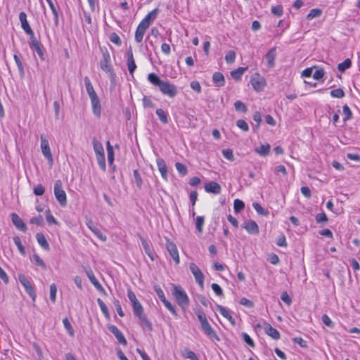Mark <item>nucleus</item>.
<instances>
[{"label": "nucleus", "instance_id": "obj_41", "mask_svg": "<svg viewBox=\"0 0 360 360\" xmlns=\"http://www.w3.org/2000/svg\"><path fill=\"white\" fill-rule=\"evenodd\" d=\"M27 35L30 37L29 44L31 49L34 48L35 46L41 44L35 37L34 32H31L30 34H28Z\"/></svg>", "mask_w": 360, "mask_h": 360}, {"label": "nucleus", "instance_id": "obj_40", "mask_svg": "<svg viewBox=\"0 0 360 360\" xmlns=\"http://www.w3.org/2000/svg\"><path fill=\"white\" fill-rule=\"evenodd\" d=\"M236 59V53L235 51L230 50L229 51L225 56V60L228 64H232Z\"/></svg>", "mask_w": 360, "mask_h": 360}, {"label": "nucleus", "instance_id": "obj_32", "mask_svg": "<svg viewBox=\"0 0 360 360\" xmlns=\"http://www.w3.org/2000/svg\"><path fill=\"white\" fill-rule=\"evenodd\" d=\"M181 355L182 356H184V358L186 359H189L191 360H199V358L198 357V356L195 354V352H193V351L190 350L188 348H184L182 351H181Z\"/></svg>", "mask_w": 360, "mask_h": 360}, {"label": "nucleus", "instance_id": "obj_13", "mask_svg": "<svg viewBox=\"0 0 360 360\" xmlns=\"http://www.w3.org/2000/svg\"><path fill=\"white\" fill-rule=\"evenodd\" d=\"M166 248L175 263L178 264L179 263V256L176 245L174 243L167 240Z\"/></svg>", "mask_w": 360, "mask_h": 360}, {"label": "nucleus", "instance_id": "obj_22", "mask_svg": "<svg viewBox=\"0 0 360 360\" xmlns=\"http://www.w3.org/2000/svg\"><path fill=\"white\" fill-rule=\"evenodd\" d=\"M212 81L217 87L224 86L225 84V78L222 73L215 72L212 75Z\"/></svg>", "mask_w": 360, "mask_h": 360}, {"label": "nucleus", "instance_id": "obj_55", "mask_svg": "<svg viewBox=\"0 0 360 360\" xmlns=\"http://www.w3.org/2000/svg\"><path fill=\"white\" fill-rule=\"evenodd\" d=\"M110 40L111 42H112L113 44L117 45V46H120L121 44H122V41H121V39L120 37L118 36L117 34L115 33V32H112L110 34Z\"/></svg>", "mask_w": 360, "mask_h": 360}, {"label": "nucleus", "instance_id": "obj_24", "mask_svg": "<svg viewBox=\"0 0 360 360\" xmlns=\"http://www.w3.org/2000/svg\"><path fill=\"white\" fill-rule=\"evenodd\" d=\"M271 146L269 143L261 144L259 147L255 148V151L262 157L267 156L270 153Z\"/></svg>", "mask_w": 360, "mask_h": 360}, {"label": "nucleus", "instance_id": "obj_45", "mask_svg": "<svg viewBox=\"0 0 360 360\" xmlns=\"http://www.w3.org/2000/svg\"><path fill=\"white\" fill-rule=\"evenodd\" d=\"M63 323L65 328L68 332L69 335L70 336H73L74 335V330H73V328L72 327V325H71L70 322L69 321V320L67 318L64 319L63 320Z\"/></svg>", "mask_w": 360, "mask_h": 360}, {"label": "nucleus", "instance_id": "obj_38", "mask_svg": "<svg viewBox=\"0 0 360 360\" xmlns=\"http://www.w3.org/2000/svg\"><path fill=\"white\" fill-rule=\"evenodd\" d=\"M245 207V204L244 202L239 200V199H236L234 200V202H233V209H234V211L235 212H240L241 210H243Z\"/></svg>", "mask_w": 360, "mask_h": 360}, {"label": "nucleus", "instance_id": "obj_44", "mask_svg": "<svg viewBox=\"0 0 360 360\" xmlns=\"http://www.w3.org/2000/svg\"><path fill=\"white\" fill-rule=\"evenodd\" d=\"M321 11L318 8L311 9L307 15V20H311L314 18H318L321 15Z\"/></svg>", "mask_w": 360, "mask_h": 360}, {"label": "nucleus", "instance_id": "obj_10", "mask_svg": "<svg viewBox=\"0 0 360 360\" xmlns=\"http://www.w3.org/2000/svg\"><path fill=\"white\" fill-rule=\"evenodd\" d=\"M250 83L256 91H261L266 86V80L259 74L255 73L251 76Z\"/></svg>", "mask_w": 360, "mask_h": 360}, {"label": "nucleus", "instance_id": "obj_64", "mask_svg": "<svg viewBox=\"0 0 360 360\" xmlns=\"http://www.w3.org/2000/svg\"><path fill=\"white\" fill-rule=\"evenodd\" d=\"M324 74H325V72H324L323 69H322V68L317 69L313 74V78L316 80L321 79L323 77Z\"/></svg>", "mask_w": 360, "mask_h": 360}, {"label": "nucleus", "instance_id": "obj_36", "mask_svg": "<svg viewBox=\"0 0 360 360\" xmlns=\"http://www.w3.org/2000/svg\"><path fill=\"white\" fill-rule=\"evenodd\" d=\"M351 60L347 58L342 63L338 64V69L340 72H344L345 70L351 67Z\"/></svg>", "mask_w": 360, "mask_h": 360}, {"label": "nucleus", "instance_id": "obj_57", "mask_svg": "<svg viewBox=\"0 0 360 360\" xmlns=\"http://www.w3.org/2000/svg\"><path fill=\"white\" fill-rule=\"evenodd\" d=\"M236 125L238 128L244 131H248L249 130V127L248 123L243 120H238L236 122Z\"/></svg>", "mask_w": 360, "mask_h": 360}, {"label": "nucleus", "instance_id": "obj_34", "mask_svg": "<svg viewBox=\"0 0 360 360\" xmlns=\"http://www.w3.org/2000/svg\"><path fill=\"white\" fill-rule=\"evenodd\" d=\"M156 115H158L160 121L162 124H167L168 123V117H167V113L162 108H158L156 110Z\"/></svg>", "mask_w": 360, "mask_h": 360}, {"label": "nucleus", "instance_id": "obj_5", "mask_svg": "<svg viewBox=\"0 0 360 360\" xmlns=\"http://www.w3.org/2000/svg\"><path fill=\"white\" fill-rule=\"evenodd\" d=\"M134 314L138 317L141 324L149 330L152 329L151 323L148 320L143 312V308L139 301L132 304Z\"/></svg>", "mask_w": 360, "mask_h": 360}, {"label": "nucleus", "instance_id": "obj_50", "mask_svg": "<svg viewBox=\"0 0 360 360\" xmlns=\"http://www.w3.org/2000/svg\"><path fill=\"white\" fill-rule=\"evenodd\" d=\"M252 206L255 211L261 215H267L268 212L265 210L258 202H253Z\"/></svg>", "mask_w": 360, "mask_h": 360}, {"label": "nucleus", "instance_id": "obj_42", "mask_svg": "<svg viewBox=\"0 0 360 360\" xmlns=\"http://www.w3.org/2000/svg\"><path fill=\"white\" fill-rule=\"evenodd\" d=\"M342 112H343V115H344L343 120L345 122L347 120H349L352 118V113L350 108H349V106L347 105H345L342 107Z\"/></svg>", "mask_w": 360, "mask_h": 360}, {"label": "nucleus", "instance_id": "obj_53", "mask_svg": "<svg viewBox=\"0 0 360 360\" xmlns=\"http://www.w3.org/2000/svg\"><path fill=\"white\" fill-rule=\"evenodd\" d=\"M195 314L198 316V319L200 323V325H202V323H205L206 321H207L206 315L202 309L196 310Z\"/></svg>", "mask_w": 360, "mask_h": 360}, {"label": "nucleus", "instance_id": "obj_3", "mask_svg": "<svg viewBox=\"0 0 360 360\" xmlns=\"http://www.w3.org/2000/svg\"><path fill=\"white\" fill-rule=\"evenodd\" d=\"M84 82L86 92L91 100L93 113L96 117H100L101 114V105L99 98L97 96V94L95 91L89 78L87 76L84 77Z\"/></svg>", "mask_w": 360, "mask_h": 360}, {"label": "nucleus", "instance_id": "obj_23", "mask_svg": "<svg viewBox=\"0 0 360 360\" xmlns=\"http://www.w3.org/2000/svg\"><path fill=\"white\" fill-rule=\"evenodd\" d=\"M217 309L219 311V312L227 320L230 321V323L233 326L235 324L234 319L231 315L230 311L225 308L224 307L221 305H217Z\"/></svg>", "mask_w": 360, "mask_h": 360}, {"label": "nucleus", "instance_id": "obj_26", "mask_svg": "<svg viewBox=\"0 0 360 360\" xmlns=\"http://www.w3.org/2000/svg\"><path fill=\"white\" fill-rule=\"evenodd\" d=\"M36 239L39 245L44 250H49L50 249L49 243L47 242L44 235L41 233H37L36 234Z\"/></svg>", "mask_w": 360, "mask_h": 360}, {"label": "nucleus", "instance_id": "obj_63", "mask_svg": "<svg viewBox=\"0 0 360 360\" xmlns=\"http://www.w3.org/2000/svg\"><path fill=\"white\" fill-rule=\"evenodd\" d=\"M45 188L41 184L37 185L33 190V193L36 195H42L44 193Z\"/></svg>", "mask_w": 360, "mask_h": 360}, {"label": "nucleus", "instance_id": "obj_20", "mask_svg": "<svg viewBox=\"0 0 360 360\" xmlns=\"http://www.w3.org/2000/svg\"><path fill=\"white\" fill-rule=\"evenodd\" d=\"M86 225L99 239H101L102 241L106 240V236H104L101 231L94 226L92 220L87 219L86 221Z\"/></svg>", "mask_w": 360, "mask_h": 360}, {"label": "nucleus", "instance_id": "obj_33", "mask_svg": "<svg viewBox=\"0 0 360 360\" xmlns=\"http://www.w3.org/2000/svg\"><path fill=\"white\" fill-rule=\"evenodd\" d=\"M106 148L108 152V160L110 166H112L113 165L114 161V150L110 141H107Z\"/></svg>", "mask_w": 360, "mask_h": 360}, {"label": "nucleus", "instance_id": "obj_11", "mask_svg": "<svg viewBox=\"0 0 360 360\" xmlns=\"http://www.w3.org/2000/svg\"><path fill=\"white\" fill-rule=\"evenodd\" d=\"M189 269L191 273L193 274L196 283L200 286L203 287L204 285V275L201 270L198 267V266L194 263H191L189 265Z\"/></svg>", "mask_w": 360, "mask_h": 360}, {"label": "nucleus", "instance_id": "obj_46", "mask_svg": "<svg viewBox=\"0 0 360 360\" xmlns=\"http://www.w3.org/2000/svg\"><path fill=\"white\" fill-rule=\"evenodd\" d=\"M13 241H14L15 245L17 246L19 252L22 255H25V248L22 245L20 238L18 236H15V237L13 238Z\"/></svg>", "mask_w": 360, "mask_h": 360}, {"label": "nucleus", "instance_id": "obj_61", "mask_svg": "<svg viewBox=\"0 0 360 360\" xmlns=\"http://www.w3.org/2000/svg\"><path fill=\"white\" fill-rule=\"evenodd\" d=\"M242 337L243 340L251 347H255V343L254 341L252 340V338L250 337L248 334L246 333H242Z\"/></svg>", "mask_w": 360, "mask_h": 360}, {"label": "nucleus", "instance_id": "obj_51", "mask_svg": "<svg viewBox=\"0 0 360 360\" xmlns=\"http://www.w3.org/2000/svg\"><path fill=\"white\" fill-rule=\"evenodd\" d=\"M133 176H134V181H135V183L136 184V186L139 187V188H141V186H142V179H141V176L139 172V171L137 169H135L134 170L133 172Z\"/></svg>", "mask_w": 360, "mask_h": 360}, {"label": "nucleus", "instance_id": "obj_28", "mask_svg": "<svg viewBox=\"0 0 360 360\" xmlns=\"http://www.w3.org/2000/svg\"><path fill=\"white\" fill-rule=\"evenodd\" d=\"M141 241L146 253L153 260L150 242L143 237H141Z\"/></svg>", "mask_w": 360, "mask_h": 360}, {"label": "nucleus", "instance_id": "obj_35", "mask_svg": "<svg viewBox=\"0 0 360 360\" xmlns=\"http://www.w3.org/2000/svg\"><path fill=\"white\" fill-rule=\"evenodd\" d=\"M98 304L99 305L101 311L107 319H110V313L108 309L103 300L100 298L97 299Z\"/></svg>", "mask_w": 360, "mask_h": 360}, {"label": "nucleus", "instance_id": "obj_49", "mask_svg": "<svg viewBox=\"0 0 360 360\" xmlns=\"http://www.w3.org/2000/svg\"><path fill=\"white\" fill-rule=\"evenodd\" d=\"M57 287L55 283L50 285V299L52 302H55L56 300Z\"/></svg>", "mask_w": 360, "mask_h": 360}, {"label": "nucleus", "instance_id": "obj_6", "mask_svg": "<svg viewBox=\"0 0 360 360\" xmlns=\"http://www.w3.org/2000/svg\"><path fill=\"white\" fill-rule=\"evenodd\" d=\"M54 195L60 205L65 207L67 205V195L65 191L63 189V184L60 180H56L55 181Z\"/></svg>", "mask_w": 360, "mask_h": 360}, {"label": "nucleus", "instance_id": "obj_60", "mask_svg": "<svg viewBox=\"0 0 360 360\" xmlns=\"http://www.w3.org/2000/svg\"><path fill=\"white\" fill-rule=\"evenodd\" d=\"M222 154L224 157L229 160L232 161L234 160L233 151L231 149H224L222 150Z\"/></svg>", "mask_w": 360, "mask_h": 360}, {"label": "nucleus", "instance_id": "obj_17", "mask_svg": "<svg viewBox=\"0 0 360 360\" xmlns=\"http://www.w3.org/2000/svg\"><path fill=\"white\" fill-rule=\"evenodd\" d=\"M19 20L21 23L22 29L28 34L33 32L27 20V14L25 12H20L19 14Z\"/></svg>", "mask_w": 360, "mask_h": 360}, {"label": "nucleus", "instance_id": "obj_39", "mask_svg": "<svg viewBox=\"0 0 360 360\" xmlns=\"http://www.w3.org/2000/svg\"><path fill=\"white\" fill-rule=\"evenodd\" d=\"M330 94L333 98H342L345 95L344 91L340 88L332 90Z\"/></svg>", "mask_w": 360, "mask_h": 360}, {"label": "nucleus", "instance_id": "obj_15", "mask_svg": "<svg viewBox=\"0 0 360 360\" xmlns=\"http://www.w3.org/2000/svg\"><path fill=\"white\" fill-rule=\"evenodd\" d=\"M257 326L261 327L259 324ZM262 327L264 328L265 333L274 340H278L280 338L279 332L276 328H273L269 323L264 322Z\"/></svg>", "mask_w": 360, "mask_h": 360}, {"label": "nucleus", "instance_id": "obj_4", "mask_svg": "<svg viewBox=\"0 0 360 360\" xmlns=\"http://www.w3.org/2000/svg\"><path fill=\"white\" fill-rule=\"evenodd\" d=\"M172 292L179 306L183 309L189 304V298L186 291L180 285H173Z\"/></svg>", "mask_w": 360, "mask_h": 360}, {"label": "nucleus", "instance_id": "obj_21", "mask_svg": "<svg viewBox=\"0 0 360 360\" xmlns=\"http://www.w3.org/2000/svg\"><path fill=\"white\" fill-rule=\"evenodd\" d=\"M127 68L130 75H133L134 72L136 68V65L131 49L127 52Z\"/></svg>", "mask_w": 360, "mask_h": 360}, {"label": "nucleus", "instance_id": "obj_27", "mask_svg": "<svg viewBox=\"0 0 360 360\" xmlns=\"http://www.w3.org/2000/svg\"><path fill=\"white\" fill-rule=\"evenodd\" d=\"M93 148L95 152L96 156L105 155L104 149L102 143L96 139H93Z\"/></svg>", "mask_w": 360, "mask_h": 360}, {"label": "nucleus", "instance_id": "obj_12", "mask_svg": "<svg viewBox=\"0 0 360 360\" xmlns=\"http://www.w3.org/2000/svg\"><path fill=\"white\" fill-rule=\"evenodd\" d=\"M108 329L115 336V338L121 345H127V340L125 339L122 333L116 326L111 324L108 325Z\"/></svg>", "mask_w": 360, "mask_h": 360}, {"label": "nucleus", "instance_id": "obj_52", "mask_svg": "<svg viewBox=\"0 0 360 360\" xmlns=\"http://www.w3.org/2000/svg\"><path fill=\"white\" fill-rule=\"evenodd\" d=\"M235 109L238 112H245L247 111V108L245 105L240 101H236L234 103Z\"/></svg>", "mask_w": 360, "mask_h": 360}, {"label": "nucleus", "instance_id": "obj_7", "mask_svg": "<svg viewBox=\"0 0 360 360\" xmlns=\"http://www.w3.org/2000/svg\"><path fill=\"white\" fill-rule=\"evenodd\" d=\"M100 67L103 71L108 73L110 77H113L115 76V72L111 65L110 55L107 50L102 53V59L100 61Z\"/></svg>", "mask_w": 360, "mask_h": 360}, {"label": "nucleus", "instance_id": "obj_31", "mask_svg": "<svg viewBox=\"0 0 360 360\" xmlns=\"http://www.w3.org/2000/svg\"><path fill=\"white\" fill-rule=\"evenodd\" d=\"M46 1L48 3V4L51 10V12L54 16L55 25L56 26H58V23H59V15H58V10H57L56 7L55 6L52 0H46Z\"/></svg>", "mask_w": 360, "mask_h": 360}, {"label": "nucleus", "instance_id": "obj_1", "mask_svg": "<svg viewBox=\"0 0 360 360\" xmlns=\"http://www.w3.org/2000/svg\"><path fill=\"white\" fill-rule=\"evenodd\" d=\"M148 79L152 84L158 86L162 94L169 98H174L178 94V89L174 84L161 80L155 73H150Z\"/></svg>", "mask_w": 360, "mask_h": 360}, {"label": "nucleus", "instance_id": "obj_59", "mask_svg": "<svg viewBox=\"0 0 360 360\" xmlns=\"http://www.w3.org/2000/svg\"><path fill=\"white\" fill-rule=\"evenodd\" d=\"M321 321L326 326H327L329 328H333L334 326V323L327 314H323L321 316Z\"/></svg>", "mask_w": 360, "mask_h": 360}, {"label": "nucleus", "instance_id": "obj_9", "mask_svg": "<svg viewBox=\"0 0 360 360\" xmlns=\"http://www.w3.org/2000/svg\"><path fill=\"white\" fill-rule=\"evenodd\" d=\"M18 280L21 285L24 287L26 292L30 295L32 300L34 302L36 299V295L34 290L32 288L31 283L30 282L28 278L24 274L18 275Z\"/></svg>", "mask_w": 360, "mask_h": 360}, {"label": "nucleus", "instance_id": "obj_58", "mask_svg": "<svg viewBox=\"0 0 360 360\" xmlns=\"http://www.w3.org/2000/svg\"><path fill=\"white\" fill-rule=\"evenodd\" d=\"M154 290L158 297V298L161 300V302H164L166 299L165 293L163 290L160 288V287L155 285L154 287Z\"/></svg>", "mask_w": 360, "mask_h": 360}, {"label": "nucleus", "instance_id": "obj_62", "mask_svg": "<svg viewBox=\"0 0 360 360\" xmlns=\"http://www.w3.org/2000/svg\"><path fill=\"white\" fill-rule=\"evenodd\" d=\"M162 303L164 304L165 307L174 316H176V309L174 308V307L171 304L170 302H169L168 300H165L164 302H162Z\"/></svg>", "mask_w": 360, "mask_h": 360}, {"label": "nucleus", "instance_id": "obj_37", "mask_svg": "<svg viewBox=\"0 0 360 360\" xmlns=\"http://www.w3.org/2000/svg\"><path fill=\"white\" fill-rule=\"evenodd\" d=\"M32 260L34 262L36 265L41 267L44 270L46 269V265L38 255H33Z\"/></svg>", "mask_w": 360, "mask_h": 360}, {"label": "nucleus", "instance_id": "obj_18", "mask_svg": "<svg viewBox=\"0 0 360 360\" xmlns=\"http://www.w3.org/2000/svg\"><path fill=\"white\" fill-rule=\"evenodd\" d=\"M11 217L12 221L13 224L15 226V227L20 231L26 232L27 226L23 222V221L21 219V218L15 213H12Z\"/></svg>", "mask_w": 360, "mask_h": 360}, {"label": "nucleus", "instance_id": "obj_43", "mask_svg": "<svg viewBox=\"0 0 360 360\" xmlns=\"http://www.w3.org/2000/svg\"><path fill=\"white\" fill-rule=\"evenodd\" d=\"M205 222V218L202 216H198L196 218L195 226L199 233H202V226Z\"/></svg>", "mask_w": 360, "mask_h": 360}, {"label": "nucleus", "instance_id": "obj_2", "mask_svg": "<svg viewBox=\"0 0 360 360\" xmlns=\"http://www.w3.org/2000/svg\"><path fill=\"white\" fill-rule=\"evenodd\" d=\"M158 13V8H155L148 13L145 18L141 21L135 32V41L141 43L143 41V36L146 30L151 23L156 19Z\"/></svg>", "mask_w": 360, "mask_h": 360}, {"label": "nucleus", "instance_id": "obj_29", "mask_svg": "<svg viewBox=\"0 0 360 360\" xmlns=\"http://www.w3.org/2000/svg\"><path fill=\"white\" fill-rule=\"evenodd\" d=\"M276 49H271L268 53L266 54V59L267 60L268 65L269 68H272L274 65V60L276 58Z\"/></svg>", "mask_w": 360, "mask_h": 360}, {"label": "nucleus", "instance_id": "obj_54", "mask_svg": "<svg viewBox=\"0 0 360 360\" xmlns=\"http://www.w3.org/2000/svg\"><path fill=\"white\" fill-rule=\"evenodd\" d=\"M175 167H176V170L178 171V172L180 174H181L183 176L186 174V173H187V168H186V167L184 164H182L181 162H176L175 164Z\"/></svg>", "mask_w": 360, "mask_h": 360}, {"label": "nucleus", "instance_id": "obj_25", "mask_svg": "<svg viewBox=\"0 0 360 360\" xmlns=\"http://www.w3.org/2000/svg\"><path fill=\"white\" fill-rule=\"evenodd\" d=\"M157 165H158V169L161 174L162 177L165 180L167 181V167H166L164 160L158 159L157 160Z\"/></svg>", "mask_w": 360, "mask_h": 360}, {"label": "nucleus", "instance_id": "obj_47", "mask_svg": "<svg viewBox=\"0 0 360 360\" xmlns=\"http://www.w3.org/2000/svg\"><path fill=\"white\" fill-rule=\"evenodd\" d=\"M13 58H14V60L17 65L18 69L20 75H24V67L22 65V63L20 57L17 54H15Z\"/></svg>", "mask_w": 360, "mask_h": 360}, {"label": "nucleus", "instance_id": "obj_48", "mask_svg": "<svg viewBox=\"0 0 360 360\" xmlns=\"http://www.w3.org/2000/svg\"><path fill=\"white\" fill-rule=\"evenodd\" d=\"M96 160H97V162H98V164L100 168L103 171H105V169H106V165H105V155H101L96 156Z\"/></svg>", "mask_w": 360, "mask_h": 360}, {"label": "nucleus", "instance_id": "obj_56", "mask_svg": "<svg viewBox=\"0 0 360 360\" xmlns=\"http://www.w3.org/2000/svg\"><path fill=\"white\" fill-rule=\"evenodd\" d=\"M271 12L276 16H281L283 15V7L281 5L273 6L271 7Z\"/></svg>", "mask_w": 360, "mask_h": 360}, {"label": "nucleus", "instance_id": "obj_16", "mask_svg": "<svg viewBox=\"0 0 360 360\" xmlns=\"http://www.w3.org/2000/svg\"><path fill=\"white\" fill-rule=\"evenodd\" d=\"M242 226L250 234H257L259 233L258 225L253 220H248L245 221Z\"/></svg>", "mask_w": 360, "mask_h": 360}, {"label": "nucleus", "instance_id": "obj_14", "mask_svg": "<svg viewBox=\"0 0 360 360\" xmlns=\"http://www.w3.org/2000/svg\"><path fill=\"white\" fill-rule=\"evenodd\" d=\"M202 330L205 333V334L208 336L212 340H216L217 341L219 340V338L216 333V332L214 330V329L212 328L211 325L209 323L208 321H206L205 323H202L201 325Z\"/></svg>", "mask_w": 360, "mask_h": 360}, {"label": "nucleus", "instance_id": "obj_30", "mask_svg": "<svg viewBox=\"0 0 360 360\" xmlns=\"http://www.w3.org/2000/svg\"><path fill=\"white\" fill-rule=\"evenodd\" d=\"M248 68L240 67L236 70L231 72V76L236 80L239 81L241 79L242 75L247 70Z\"/></svg>", "mask_w": 360, "mask_h": 360}, {"label": "nucleus", "instance_id": "obj_8", "mask_svg": "<svg viewBox=\"0 0 360 360\" xmlns=\"http://www.w3.org/2000/svg\"><path fill=\"white\" fill-rule=\"evenodd\" d=\"M41 150L44 158L48 160L49 163L51 165L53 162V155L50 149L49 140L44 135H41Z\"/></svg>", "mask_w": 360, "mask_h": 360}, {"label": "nucleus", "instance_id": "obj_19", "mask_svg": "<svg viewBox=\"0 0 360 360\" xmlns=\"http://www.w3.org/2000/svg\"><path fill=\"white\" fill-rule=\"evenodd\" d=\"M205 190L207 193L219 194L221 191V186L215 182L210 181L205 185Z\"/></svg>", "mask_w": 360, "mask_h": 360}]
</instances>
